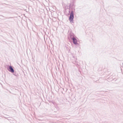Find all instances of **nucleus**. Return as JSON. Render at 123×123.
I'll return each instance as SVG.
<instances>
[{
  "label": "nucleus",
  "instance_id": "7ed1b4c3",
  "mask_svg": "<svg viewBox=\"0 0 123 123\" xmlns=\"http://www.w3.org/2000/svg\"><path fill=\"white\" fill-rule=\"evenodd\" d=\"M73 40L74 43L75 44H77V40L76 39L74 38H73Z\"/></svg>",
  "mask_w": 123,
  "mask_h": 123
},
{
  "label": "nucleus",
  "instance_id": "f257e3e1",
  "mask_svg": "<svg viewBox=\"0 0 123 123\" xmlns=\"http://www.w3.org/2000/svg\"><path fill=\"white\" fill-rule=\"evenodd\" d=\"M74 18L73 13V12H72L70 14V16L69 17V20L70 21H72Z\"/></svg>",
  "mask_w": 123,
  "mask_h": 123
},
{
  "label": "nucleus",
  "instance_id": "f03ea898",
  "mask_svg": "<svg viewBox=\"0 0 123 123\" xmlns=\"http://www.w3.org/2000/svg\"><path fill=\"white\" fill-rule=\"evenodd\" d=\"M9 69L8 70L9 71L12 73L14 72V70L11 66H9Z\"/></svg>",
  "mask_w": 123,
  "mask_h": 123
}]
</instances>
